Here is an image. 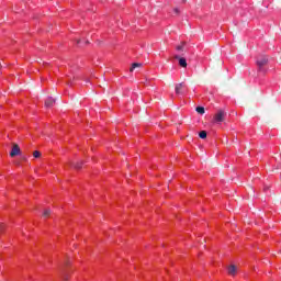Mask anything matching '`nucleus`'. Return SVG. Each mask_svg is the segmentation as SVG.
<instances>
[{"label": "nucleus", "instance_id": "nucleus-1", "mask_svg": "<svg viewBox=\"0 0 281 281\" xmlns=\"http://www.w3.org/2000/svg\"><path fill=\"white\" fill-rule=\"evenodd\" d=\"M225 115H227L225 113V111L218 110L217 113L214 116V122H216V123L224 122L225 121Z\"/></svg>", "mask_w": 281, "mask_h": 281}, {"label": "nucleus", "instance_id": "nucleus-2", "mask_svg": "<svg viewBox=\"0 0 281 281\" xmlns=\"http://www.w3.org/2000/svg\"><path fill=\"white\" fill-rule=\"evenodd\" d=\"M18 155H21V147H19V144L13 143L12 149L10 151V157H16Z\"/></svg>", "mask_w": 281, "mask_h": 281}, {"label": "nucleus", "instance_id": "nucleus-3", "mask_svg": "<svg viewBox=\"0 0 281 281\" xmlns=\"http://www.w3.org/2000/svg\"><path fill=\"white\" fill-rule=\"evenodd\" d=\"M183 89H186V83L181 82V83H178L176 85V93L177 95H183Z\"/></svg>", "mask_w": 281, "mask_h": 281}, {"label": "nucleus", "instance_id": "nucleus-4", "mask_svg": "<svg viewBox=\"0 0 281 281\" xmlns=\"http://www.w3.org/2000/svg\"><path fill=\"white\" fill-rule=\"evenodd\" d=\"M269 63V59L267 56H261L259 59H257L258 67H265Z\"/></svg>", "mask_w": 281, "mask_h": 281}, {"label": "nucleus", "instance_id": "nucleus-5", "mask_svg": "<svg viewBox=\"0 0 281 281\" xmlns=\"http://www.w3.org/2000/svg\"><path fill=\"white\" fill-rule=\"evenodd\" d=\"M54 104H56V99L48 97L45 101L46 109H52V106H54Z\"/></svg>", "mask_w": 281, "mask_h": 281}, {"label": "nucleus", "instance_id": "nucleus-6", "mask_svg": "<svg viewBox=\"0 0 281 281\" xmlns=\"http://www.w3.org/2000/svg\"><path fill=\"white\" fill-rule=\"evenodd\" d=\"M175 59L179 60L180 67H183V68L188 67V61L186 60V58L180 57L179 55H176Z\"/></svg>", "mask_w": 281, "mask_h": 281}, {"label": "nucleus", "instance_id": "nucleus-7", "mask_svg": "<svg viewBox=\"0 0 281 281\" xmlns=\"http://www.w3.org/2000/svg\"><path fill=\"white\" fill-rule=\"evenodd\" d=\"M236 271H237L236 266L231 265V266L228 267V273H229V276H236Z\"/></svg>", "mask_w": 281, "mask_h": 281}, {"label": "nucleus", "instance_id": "nucleus-8", "mask_svg": "<svg viewBox=\"0 0 281 281\" xmlns=\"http://www.w3.org/2000/svg\"><path fill=\"white\" fill-rule=\"evenodd\" d=\"M82 164H85V162L83 161H79V162H76V164L70 162V166H74V168L76 170H80V168H82Z\"/></svg>", "mask_w": 281, "mask_h": 281}, {"label": "nucleus", "instance_id": "nucleus-9", "mask_svg": "<svg viewBox=\"0 0 281 281\" xmlns=\"http://www.w3.org/2000/svg\"><path fill=\"white\" fill-rule=\"evenodd\" d=\"M142 67V64L140 63H134L132 64V67L130 68V71L133 72L135 71V69Z\"/></svg>", "mask_w": 281, "mask_h": 281}, {"label": "nucleus", "instance_id": "nucleus-10", "mask_svg": "<svg viewBox=\"0 0 281 281\" xmlns=\"http://www.w3.org/2000/svg\"><path fill=\"white\" fill-rule=\"evenodd\" d=\"M44 218H48V216H52V210L50 209H45L43 212Z\"/></svg>", "mask_w": 281, "mask_h": 281}, {"label": "nucleus", "instance_id": "nucleus-11", "mask_svg": "<svg viewBox=\"0 0 281 281\" xmlns=\"http://www.w3.org/2000/svg\"><path fill=\"white\" fill-rule=\"evenodd\" d=\"M195 111H196V113H199L200 115H203V114L205 113V108H203V106H198V108L195 109Z\"/></svg>", "mask_w": 281, "mask_h": 281}, {"label": "nucleus", "instance_id": "nucleus-12", "mask_svg": "<svg viewBox=\"0 0 281 281\" xmlns=\"http://www.w3.org/2000/svg\"><path fill=\"white\" fill-rule=\"evenodd\" d=\"M199 137H200L201 139H205V138L207 137V132L201 131V132L199 133Z\"/></svg>", "mask_w": 281, "mask_h": 281}, {"label": "nucleus", "instance_id": "nucleus-13", "mask_svg": "<svg viewBox=\"0 0 281 281\" xmlns=\"http://www.w3.org/2000/svg\"><path fill=\"white\" fill-rule=\"evenodd\" d=\"M183 47H186V43L182 42L180 45L176 47V49L177 52H183Z\"/></svg>", "mask_w": 281, "mask_h": 281}, {"label": "nucleus", "instance_id": "nucleus-14", "mask_svg": "<svg viewBox=\"0 0 281 281\" xmlns=\"http://www.w3.org/2000/svg\"><path fill=\"white\" fill-rule=\"evenodd\" d=\"M33 157H34L35 159L41 158V151H38V150L33 151Z\"/></svg>", "mask_w": 281, "mask_h": 281}, {"label": "nucleus", "instance_id": "nucleus-15", "mask_svg": "<svg viewBox=\"0 0 281 281\" xmlns=\"http://www.w3.org/2000/svg\"><path fill=\"white\" fill-rule=\"evenodd\" d=\"M61 278L63 281H69V276L67 273H64Z\"/></svg>", "mask_w": 281, "mask_h": 281}, {"label": "nucleus", "instance_id": "nucleus-16", "mask_svg": "<svg viewBox=\"0 0 281 281\" xmlns=\"http://www.w3.org/2000/svg\"><path fill=\"white\" fill-rule=\"evenodd\" d=\"M173 11L176 12V14H179V9L176 8Z\"/></svg>", "mask_w": 281, "mask_h": 281}, {"label": "nucleus", "instance_id": "nucleus-17", "mask_svg": "<svg viewBox=\"0 0 281 281\" xmlns=\"http://www.w3.org/2000/svg\"><path fill=\"white\" fill-rule=\"evenodd\" d=\"M1 229H3V224L2 223H0V232H1Z\"/></svg>", "mask_w": 281, "mask_h": 281}, {"label": "nucleus", "instance_id": "nucleus-18", "mask_svg": "<svg viewBox=\"0 0 281 281\" xmlns=\"http://www.w3.org/2000/svg\"><path fill=\"white\" fill-rule=\"evenodd\" d=\"M69 265H71V262L70 261H66V266H69Z\"/></svg>", "mask_w": 281, "mask_h": 281}, {"label": "nucleus", "instance_id": "nucleus-19", "mask_svg": "<svg viewBox=\"0 0 281 281\" xmlns=\"http://www.w3.org/2000/svg\"><path fill=\"white\" fill-rule=\"evenodd\" d=\"M77 45H80V40H77Z\"/></svg>", "mask_w": 281, "mask_h": 281}, {"label": "nucleus", "instance_id": "nucleus-20", "mask_svg": "<svg viewBox=\"0 0 281 281\" xmlns=\"http://www.w3.org/2000/svg\"><path fill=\"white\" fill-rule=\"evenodd\" d=\"M86 45H89V41H86Z\"/></svg>", "mask_w": 281, "mask_h": 281}, {"label": "nucleus", "instance_id": "nucleus-21", "mask_svg": "<svg viewBox=\"0 0 281 281\" xmlns=\"http://www.w3.org/2000/svg\"><path fill=\"white\" fill-rule=\"evenodd\" d=\"M265 190H269V187H266Z\"/></svg>", "mask_w": 281, "mask_h": 281}, {"label": "nucleus", "instance_id": "nucleus-22", "mask_svg": "<svg viewBox=\"0 0 281 281\" xmlns=\"http://www.w3.org/2000/svg\"><path fill=\"white\" fill-rule=\"evenodd\" d=\"M23 160H24V161H26V160H27V158H23Z\"/></svg>", "mask_w": 281, "mask_h": 281}, {"label": "nucleus", "instance_id": "nucleus-23", "mask_svg": "<svg viewBox=\"0 0 281 281\" xmlns=\"http://www.w3.org/2000/svg\"><path fill=\"white\" fill-rule=\"evenodd\" d=\"M1 67H3V66H1V64H0V69H1Z\"/></svg>", "mask_w": 281, "mask_h": 281}]
</instances>
